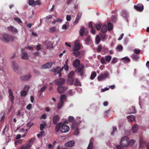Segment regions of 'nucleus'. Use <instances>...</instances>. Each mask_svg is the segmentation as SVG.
<instances>
[{"label": "nucleus", "mask_w": 149, "mask_h": 149, "mask_svg": "<svg viewBox=\"0 0 149 149\" xmlns=\"http://www.w3.org/2000/svg\"><path fill=\"white\" fill-rule=\"evenodd\" d=\"M15 38V37L13 35L6 33L3 34L0 38V39L2 41L6 43L13 42Z\"/></svg>", "instance_id": "nucleus-1"}, {"label": "nucleus", "mask_w": 149, "mask_h": 149, "mask_svg": "<svg viewBox=\"0 0 149 149\" xmlns=\"http://www.w3.org/2000/svg\"><path fill=\"white\" fill-rule=\"evenodd\" d=\"M64 68L65 71H67L68 70V65H64V67H63L59 69L60 68L58 66L56 68L52 69V71L54 73L57 72L59 74V77H60L61 76V71L63 70Z\"/></svg>", "instance_id": "nucleus-2"}, {"label": "nucleus", "mask_w": 149, "mask_h": 149, "mask_svg": "<svg viewBox=\"0 0 149 149\" xmlns=\"http://www.w3.org/2000/svg\"><path fill=\"white\" fill-rule=\"evenodd\" d=\"M129 139L127 136L123 137L121 140L120 145L123 147L127 146L128 145V142Z\"/></svg>", "instance_id": "nucleus-3"}, {"label": "nucleus", "mask_w": 149, "mask_h": 149, "mask_svg": "<svg viewBox=\"0 0 149 149\" xmlns=\"http://www.w3.org/2000/svg\"><path fill=\"white\" fill-rule=\"evenodd\" d=\"M70 130L69 127L64 124H62L61 128V132L62 133H65Z\"/></svg>", "instance_id": "nucleus-4"}, {"label": "nucleus", "mask_w": 149, "mask_h": 149, "mask_svg": "<svg viewBox=\"0 0 149 149\" xmlns=\"http://www.w3.org/2000/svg\"><path fill=\"white\" fill-rule=\"evenodd\" d=\"M65 80L63 78H59L55 80V84L58 86L62 85L65 83Z\"/></svg>", "instance_id": "nucleus-5"}, {"label": "nucleus", "mask_w": 149, "mask_h": 149, "mask_svg": "<svg viewBox=\"0 0 149 149\" xmlns=\"http://www.w3.org/2000/svg\"><path fill=\"white\" fill-rule=\"evenodd\" d=\"M81 48V45L80 44V40H77L75 42L74 46L73 47V50H79Z\"/></svg>", "instance_id": "nucleus-6"}, {"label": "nucleus", "mask_w": 149, "mask_h": 149, "mask_svg": "<svg viewBox=\"0 0 149 149\" xmlns=\"http://www.w3.org/2000/svg\"><path fill=\"white\" fill-rule=\"evenodd\" d=\"M84 68V66L83 64H81L80 66L77 68V72L80 73V75L81 76H83L84 74V72L83 71Z\"/></svg>", "instance_id": "nucleus-7"}, {"label": "nucleus", "mask_w": 149, "mask_h": 149, "mask_svg": "<svg viewBox=\"0 0 149 149\" xmlns=\"http://www.w3.org/2000/svg\"><path fill=\"white\" fill-rule=\"evenodd\" d=\"M13 69L16 72H18V71L21 70L19 67L16 63L15 61H13L12 62Z\"/></svg>", "instance_id": "nucleus-8"}, {"label": "nucleus", "mask_w": 149, "mask_h": 149, "mask_svg": "<svg viewBox=\"0 0 149 149\" xmlns=\"http://www.w3.org/2000/svg\"><path fill=\"white\" fill-rule=\"evenodd\" d=\"M108 76V73L107 72L102 74L98 77L97 80L99 81H101L102 80L107 78Z\"/></svg>", "instance_id": "nucleus-9"}, {"label": "nucleus", "mask_w": 149, "mask_h": 149, "mask_svg": "<svg viewBox=\"0 0 149 149\" xmlns=\"http://www.w3.org/2000/svg\"><path fill=\"white\" fill-rule=\"evenodd\" d=\"M67 87L59 86L57 88V91L60 94L63 93L64 91L67 90Z\"/></svg>", "instance_id": "nucleus-10"}, {"label": "nucleus", "mask_w": 149, "mask_h": 149, "mask_svg": "<svg viewBox=\"0 0 149 149\" xmlns=\"http://www.w3.org/2000/svg\"><path fill=\"white\" fill-rule=\"evenodd\" d=\"M52 65V62L47 63L42 65L41 66V68L42 69L49 68L51 67Z\"/></svg>", "instance_id": "nucleus-11"}, {"label": "nucleus", "mask_w": 149, "mask_h": 149, "mask_svg": "<svg viewBox=\"0 0 149 149\" xmlns=\"http://www.w3.org/2000/svg\"><path fill=\"white\" fill-rule=\"evenodd\" d=\"M31 75L29 74L26 75H23L20 77V79L22 81H27L29 80L31 77Z\"/></svg>", "instance_id": "nucleus-12"}, {"label": "nucleus", "mask_w": 149, "mask_h": 149, "mask_svg": "<svg viewBox=\"0 0 149 149\" xmlns=\"http://www.w3.org/2000/svg\"><path fill=\"white\" fill-rule=\"evenodd\" d=\"M59 116L58 115H55L53 117V122L54 124H56L60 120Z\"/></svg>", "instance_id": "nucleus-13"}, {"label": "nucleus", "mask_w": 149, "mask_h": 149, "mask_svg": "<svg viewBox=\"0 0 149 149\" xmlns=\"http://www.w3.org/2000/svg\"><path fill=\"white\" fill-rule=\"evenodd\" d=\"M8 29L9 31L13 33H17L18 32L17 29L14 26H11L8 27Z\"/></svg>", "instance_id": "nucleus-14"}, {"label": "nucleus", "mask_w": 149, "mask_h": 149, "mask_svg": "<svg viewBox=\"0 0 149 149\" xmlns=\"http://www.w3.org/2000/svg\"><path fill=\"white\" fill-rule=\"evenodd\" d=\"M74 143L75 142L74 140L70 141L66 143L65 144V146L66 147H71L73 146Z\"/></svg>", "instance_id": "nucleus-15"}, {"label": "nucleus", "mask_w": 149, "mask_h": 149, "mask_svg": "<svg viewBox=\"0 0 149 149\" xmlns=\"http://www.w3.org/2000/svg\"><path fill=\"white\" fill-rule=\"evenodd\" d=\"M24 89L26 90L27 89V91L23 90L22 91L21 93V95L22 97H24L26 96L27 94V92L29 89V87L27 86H25Z\"/></svg>", "instance_id": "nucleus-16"}, {"label": "nucleus", "mask_w": 149, "mask_h": 149, "mask_svg": "<svg viewBox=\"0 0 149 149\" xmlns=\"http://www.w3.org/2000/svg\"><path fill=\"white\" fill-rule=\"evenodd\" d=\"M80 64V61L78 59H76L73 63V66L75 68H77Z\"/></svg>", "instance_id": "nucleus-17"}, {"label": "nucleus", "mask_w": 149, "mask_h": 149, "mask_svg": "<svg viewBox=\"0 0 149 149\" xmlns=\"http://www.w3.org/2000/svg\"><path fill=\"white\" fill-rule=\"evenodd\" d=\"M134 7L136 10L142 12L143 9V6L142 5H141V6L134 5Z\"/></svg>", "instance_id": "nucleus-18"}, {"label": "nucleus", "mask_w": 149, "mask_h": 149, "mask_svg": "<svg viewBox=\"0 0 149 149\" xmlns=\"http://www.w3.org/2000/svg\"><path fill=\"white\" fill-rule=\"evenodd\" d=\"M82 15V13H79L77 15L76 19L75 21L74 22V24H77L79 21Z\"/></svg>", "instance_id": "nucleus-19"}, {"label": "nucleus", "mask_w": 149, "mask_h": 149, "mask_svg": "<svg viewBox=\"0 0 149 149\" xmlns=\"http://www.w3.org/2000/svg\"><path fill=\"white\" fill-rule=\"evenodd\" d=\"M121 15L124 17L127 18L129 16V14L126 10H123L121 13Z\"/></svg>", "instance_id": "nucleus-20"}, {"label": "nucleus", "mask_w": 149, "mask_h": 149, "mask_svg": "<svg viewBox=\"0 0 149 149\" xmlns=\"http://www.w3.org/2000/svg\"><path fill=\"white\" fill-rule=\"evenodd\" d=\"M62 123L60 122L58 124H57L55 127V131L56 132H58L60 130H61V128L62 125Z\"/></svg>", "instance_id": "nucleus-21"}, {"label": "nucleus", "mask_w": 149, "mask_h": 149, "mask_svg": "<svg viewBox=\"0 0 149 149\" xmlns=\"http://www.w3.org/2000/svg\"><path fill=\"white\" fill-rule=\"evenodd\" d=\"M31 147V145L29 143L22 146L20 149H29Z\"/></svg>", "instance_id": "nucleus-22"}, {"label": "nucleus", "mask_w": 149, "mask_h": 149, "mask_svg": "<svg viewBox=\"0 0 149 149\" xmlns=\"http://www.w3.org/2000/svg\"><path fill=\"white\" fill-rule=\"evenodd\" d=\"M79 33L80 35L81 36L83 37L84 36L85 33V28L84 26L81 27L79 31Z\"/></svg>", "instance_id": "nucleus-23"}, {"label": "nucleus", "mask_w": 149, "mask_h": 149, "mask_svg": "<svg viewBox=\"0 0 149 149\" xmlns=\"http://www.w3.org/2000/svg\"><path fill=\"white\" fill-rule=\"evenodd\" d=\"M100 35L102 40L104 41L105 39L107 38L108 36L104 33H100Z\"/></svg>", "instance_id": "nucleus-24"}, {"label": "nucleus", "mask_w": 149, "mask_h": 149, "mask_svg": "<svg viewBox=\"0 0 149 149\" xmlns=\"http://www.w3.org/2000/svg\"><path fill=\"white\" fill-rule=\"evenodd\" d=\"M138 127L136 124H134L132 127V130L134 133H135L137 132Z\"/></svg>", "instance_id": "nucleus-25"}, {"label": "nucleus", "mask_w": 149, "mask_h": 149, "mask_svg": "<svg viewBox=\"0 0 149 149\" xmlns=\"http://www.w3.org/2000/svg\"><path fill=\"white\" fill-rule=\"evenodd\" d=\"M22 58L23 59H27L28 58L27 53L25 52H23L22 54Z\"/></svg>", "instance_id": "nucleus-26"}, {"label": "nucleus", "mask_w": 149, "mask_h": 149, "mask_svg": "<svg viewBox=\"0 0 149 149\" xmlns=\"http://www.w3.org/2000/svg\"><path fill=\"white\" fill-rule=\"evenodd\" d=\"M121 60L123 61V62L125 63H127L130 61V59L127 57L121 58Z\"/></svg>", "instance_id": "nucleus-27"}, {"label": "nucleus", "mask_w": 149, "mask_h": 149, "mask_svg": "<svg viewBox=\"0 0 149 149\" xmlns=\"http://www.w3.org/2000/svg\"><path fill=\"white\" fill-rule=\"evenodd\" d=\"M131 57L134 60L137 61L139 58V56L134 54H132L131 56Z\"/></svg>", "instance_id": "nucleus-28"}, {"label": "nucleus", "mask_w": 149, "mask_h": 149, "mask_svg": "<svg viewBox=\"0 0 149 149\" xmlns=\"http://www.w3.org/2000/svg\"><path fill=\"white\" fill-rule=\"evenodd\" d=\"M127 118L128 119V121L130 122H132L135 119V117L133 115L128 116Z\"/></svg>", "instance_id": "nucleus-29"}, {"label": "nucleus", "mask_w": 149, "mask_h": 149, "mask_svg": "<svg viewBox=\"0 0 149 149\" xmlns=\"http://www.w3.org/2000/svg\"><path fill=\"white\" fill-rule=\"evenodd\" d=\"M74 79L73 78H68V84L72 85L74 82Z\"/></svg>", "instance_id": "nucleus-30"}, {"label": "nucleus", "mask_w": 149, "mask_h": 149, "mask_svg": "<svg viewBox=\"0 0 149 149\" xmlns=\"http://www.w3.org/2000/svg\"><path fill=\"white\" fill-rule=\"evenodd\" d=\"M107 30V26L106 25H104L101 29V31L102 33H105Z\"/></svg>", "instance_id": "nucleus-31"}, {"label": "nucleus", "mask_w": 149, "mask_h": 149, "mask_svg": "<svg viewBox=\"0 0 149 149\" xmlns=\"http://www.w3.org/2000/svg\"><path fill=\"white\" fill-rule=\"evenodd\" d=\"M73 54L76 57H78L81 54L80 52L79 51V50H73Z\"/></svg>", "instance_id": "nucleus-32"}, {"label": "nucleus", "mask_w": 149, "mask_h": 149, "mask_svg": "<svg viewBox=\"0 0 149 149\" xmlns=\"http://www.w3.org/2000/svg\"><path fill=\"white\" fill-rule=\"evenodd\" d=\"M91 41V37L89 36H88L87 37V38L85 40V42H86V44L87 45H89V43H90V42Z\"/></svg>", "instance_id": "nucleus-33"}, {"label": "nucleus", "mask_w": 149, "mask_h": 149, "mask_svg": "<svg viewBox=\"0 0 149 149\" xmlns=\"http://www.w3.org/2000/svg\"><path fill=\"white\" fill-rule=\"evenodd\" d=\"M66 99V97L65 94L61 95L60 96V100L61 102H63V100H65Z\"/></svg>", "instance_id": "nucleus-34"}, {"label": "nucleus", "mask_w": 149, "mask_h": 149, "mask_svg": "<svg viewBox=\"0 0 149 149\" xmlns=\"http://www.w3.org/2000/svg\"><path fill=\"white\" fill-rule=\"evenodd\" d=\"M100 40L101 39L100 36L98 35H97L95 38V42L96 44H99L100 42Z\"/></svg>", "instance_id": "nucleus-35"}, {"label": "nucleus", "mask_w": 149, "mask_h": 149, "mask_svg": "<svg viewBox=\"0 0 149 149\" xmlns=\"http://www.w3.org/2000/svg\"><path fill=\"white\" fill-rule=\"evenodd\" d=\"M96 75L97 74L95 72H92L91 73L90 79L92 80L94 79L96 76Z\"/></svg>", "instance_id": "nucleus-36"}, {"label": "nucleus", "mask_w": 149, "mask_h": 149, "mask_svg": "<svg viewBox=\"0 0 149 149\" xmlns=\"http://www.w3.org/2000/svg\"><path fill=\"white\" fill-rule=\"evenodd\" d=\"M64 104L63 102H59L57 105V108L58 109H61L63 106Z\"/></svg>", "instance_id": "nucleus-37"}, {"label": "nucleus", "mask_w": 149, "mask_h": 149, "mask_svg": "<svg viewBox=\"0 0 149 149\" xmlns=\"http://www.w3.org/2000/svg\"><path fill=\"white\" fill-rule=\"evenodd\" d=\"M135 142H136V141L135 140L132 139V140H129L128 142V145H130V146H132L133 145H134V144L135 143Z\"/></svg>", "instance_id": "nucleus-38"}, {"label": "nucleus", "mask_w": 149, "mask_h": 149, "mask_svg": "<svg viewBox=\"0 0 149 149\" xmlns=\"http://www.w3.org/2000/svg\"><path fill=\"white\" fill-rule=\"evenodd\" d=\"M136 110L134 107L132 106L130 109V113H136Z\"/></svg>", "instance_id": "nucleus-39"}, {"label": "nucleus", "mask_w": 149, "mask_h": 149, "mask_svg": "<svg viewBox=\"0 0 149 149\" xmlns=\"http://www.w3.org/2000/svg\"><path fill=\"white\" fill-rule=\"evenodd\" d=\"M102 24H95V27L97 30H99L101 28Z\"/></svg>", "instance_id": "nucleus-40"}, {"label": "nucleus", "mask_w": 149, "mask_h": 149, "mask_svg": "<svg viewBox=\"0 0 149 149\" xmlns=\"http://www.w3.org/2000/svg\"><path fill=\"white\" fill-rule=\"evenodd\" d=\"M56 28L54 26L51 27L49 29V32L51 33H54L56 31Z\"/></svg>", "instance_id": "nucleus-41"}, {"label": "nucleus", "mask_w": 149, "mask_h": 149, "mask_svg": "<svg viewBox=\"0 0 149 149\" xmlns=\"http://www.w3.org/2000/svg\"><path fill=\"white\" fill-rule=\"evenodd\" d=\"M111 56H107L105 57L106 61L107 62H109L111 60Z\"/></svg>", "instance_id": "nucleus-42"}, {"label": "nucleus", "mask_w": 149, "mask_h": 149, "mask_svg": "<svg viewBox=\"0 0 149 149\" xmlns=\"http://www.w3.org/2000/svg\"><path fill=\"white\" fill-rule=\"evenodd\" d=\"M74 85L75 86H81V84L80 83L79 81L77 79H76L74 84Z\"/></svg>", "instance_id": "nucleus-43"}, {"label": "nucleus", "mask_w": 149, "mask_h": 149, "mask_svg": "<svg viewBox=\"0 0 149 149\" xmlns=\"http://www.w3.org/2000/svg\"><path fill=\"white\" fill-rule=\"evenodd\" d=\"M108 29L109 31H111L113 29V24L112 23H109L108 25Z\"/></svg>", "instance_id": "nucleus-44"}, {"label": "nucleus", "mask_w": 149, "mask_h": 149, "mask_svg": "<svg viewBox=\"0 0 149 149\" xmlns=\"http://www.w3.org/2000/svg\"><path fill=\"white\" fill-rule=\"evenodd\" d=\"M46 126V123L45 122L44 123V124H41L40 125V130L41 131Z\"/></svg>", "instance_id": "nucleus-45"}, {"label": "nucleus", "mask_w": 149, "mask_h": 149, "mask_svg": "<svg viewBox=\"0 0 149 149\" xmlns=\"http://www.w3.org/2000/svg\"><path fill=\"white\" fill-rule=\"evenodd\" d=\"M75 93L72 90H70L67 93V95H72Z\"/></svg>", "instance_id": "nucleus-46"}, {"label": "nucleus", "mask_w": 149, "mask_h": 149, "mask_svg": "<svg viewBox=\"0 0 149 149\" xmlns=\"http://www.w3.org/2000/svg\"><path fill=\"white\" fill-rule=\"evenodd\" d=\"M118 61V58L116 57H114L112 59V61L111 62V64H114L116 63Z\"/></svg>", "instance_id": "nucleus-47"}, {"label": "nucleus", "mask_w": 149, "mask_h": 149, "mask_svg": "<svg viewBox=\"0 0 149 149\" xmlns=\"http://www.w3.org/2000/svg\"><path fill=\"white\" fill-rule=\"evenodd\" d=\"M34 125L33 123H31V122H29L26 124L27 127H29L28 130H29L31 127Z\"/></svg>", "instance_id": "nucleus-48"}, {"label": "nucleus", "mask_w": 149, "mask_h": 149, "mask_svg": "<svg viewBox=\"0 0 149 149\" xmlns=\"http://www.w3.org/2000/svg\"><path fill=\"white\" fill-rule=\"evenodd\" d=\"M74 74V72L73 71H71L68 74V78H73Z\"/></svg>", "instance_id": "nucleus-49"}, {"label": "nucleus", "mask_w": 149, "mask_h": 149, "mask_svg": "<svg viewBox=\"0 0 149 149\" xmlns=\"http://www.w3.org/2000/svg\"><path fill=\"white\" fill-rule=\"evenodd\" d=\"M78 124L77 123H73L72 125V128L73 129H75L78 127Z\"/></svg>", "instance_id": "nucleus-50"}, {"label": "nucleus", "mask_w": 149, "mask_h": 149, "mask_svg": "<svg viewBox=\"0 0 149 149\" xmlns=\"http://www.w3.org/2000/svg\"><path fill=\"white\" fill-rule=\"evenodd\" d=\"M74 129L75 130V131L74 132V134L76 135H77L79 133V130L78 127H77L76 128Z\"/></svg>", "instance_id": "nucleus-51"}, {"label": "nucleus", "mask_w": 149, "mask_h": 149, "mask_svg": "<svg viewBox=\"0 0 149 149\" xmlns=\"http://www.w3.org/2000/svg\"><path fill=\"white\" fill-rule=\"evenodd\" d=\"M10 102L13 104L14 102V95L9 96Z\"/></svg>", "instance_id": "nucleus-52"}, {"label": "nucleus", "mask_w": 149, "mask_h": 149, "mask_svg": "<svg viewBox=\"0 0 149 149\" xmlns=\"http://www.w3.org/2000/svg\"><path fill=\"white\" fill-rule=\"evenodd\" d=\"M47 87L46 86H44L40 88V90L39 91V92H43L47 88Z\"/></svg>", "instance_id": "nucleus-53"}, {"label": "nucleus", "mask_w": 149, "mask_h": 149, "mask_svg": "<svg viewBox=\"0 0 149 149\" xmlns=\"http://www.w3.org/2000/svg\"><path fill=\"white\" fill-rule=\"evenodd\" d=\"M117 131V130L116 127V126L113 127V131L111 133V134L112 135H114V132H116Z\"/></svg>", "instance_id": "nucleus-54"}, {"label": "nucleus", "mask_w": 149, "mask_h": 149, "mask_svg": "<svg viewBox=\"0 0 149 149\" xmlns=\"http://www.w3.org/2000/svg\"><path fill=\"white\" fill-rule=\"evenodd\" d=\"M102 49V46L101 45H99L98 46L97 49V51L98 52H100Z\"/></svg>", "instance_id": "nucleus-55"}, {"label": "nucleus", "mask_w": 149, "mask_h": 149, "mask_svg": "<svg viewBox=\"0 0 149 149\" xmlns=\"http://www.w3.org/2000/svg\"><path fill=\"white\" fill-rule=\"evenodd\" d=\"M34 2V0H29V4L30 6H33Z\"/></svg>", "instance_id": "nucleus-56"}, {"label": "nucleus", "mask_w": 149, "mask_h": 149, "mask_svg": "<svg viewBox=\"0 0 149 149\" xmlns=\"http://www.w3.org/2000/svg\"><path fill=\"white\" fill-rule=\"evenodd\" d=\"M33 54L34 56V57H33V58H34L36 56H39L40 54V53L38 51H37L33 53Z\"/></svg>", "instance_id": "nucleus-57"}, {"label": "nucleus", "mask_w": 149, "mask_h": 149, "mask_svg": "<svg viewBox=\"0 0 149 149\" xmlns=\"http://www.w3.org/2000/svg\"><path fill=\"white\" fill-rule=\"evenodd\" d=\"M105 59H104V58L103 57H102L100 60V61L101 63L102 64H105L106 63L105 61Z\"/></svg>", "instance_id": "nucleus-58"}, {"label": "nucleus", "mask_w": 149, "mask_h": 149, "mask_svg": "<svg viewBox=\"0 0 149 149\" xmlns=\"http://www.w3.org/2000/svg\"><path fill=\"white\" fill-rule=\"evenodd\" d=\"M14 19L16 21H17L19 24H20L22 22L21 20L18 17L15 18Z\"/></svg>", "instance_id": "nucleus-59"}, {"label": "nucleus", "mask_w": 149, "mask_h": 149, "mask_svg": "<svg viewBox=\"0 0 149 149\" xmlns=\"http://www.w3.org/2000/svg\"><path fill=\"white\" fill-rule=\"evenodd\" d=\"M40 4H41V3H40V1H38V0L36 1H34V4H33V6H36L37 5H40Z\"/></svg>", "instance_id": "nucleus-60"}, {"label": "nucleus", "mask_w": 149, "mask_h": 149, "mask_svg": "<svg viewBox=\"0 0 149 149\" xmlns=\"http://www.w3.org/2000/svg\"><path fill=\"white\" fill-rule=\"evenodd\" d=\"M134 52L136 54H138L141 51L139 49H135L134 50Z\"/></svg>", "instance_id": "nucleus-61"}, {"label": "nucleus", "mask_w": 149, "mask_h": 149, "mask_svg": "<svg viewBox=\"0 0 149 149\" xmlns=\"http://www.w3.org/2000/svg\"><path fill=\"white\" fill-rule=\"evenodd\" d=\"M69 120L70 122H73L74 119V118L72 116H69L68 117Z\"/></svg>", "instance_id": "nucleus-62"}, {"label": "nucleus", "mask_w": 149, "mask_h": 149, "mask_svg": "<svg viewBox=\"0 0 149 149\" xmlns=\"http://www.w3.org/2000/svg\"><path fill=\"white\" fill-rule=\"evenodd\" d=\"M93 143L92 142H90L88 146L87 149H92V148Z\"/></svg>", "instance_id": "nucleus-63"}, {"label": "nucleus", "mask_w": 149, "mask_h": 149, "mask_svg": "<svg viewBox=\"0 0 149 149\" xmlns=\"http://www.w3.org/2000/svg\"><path fill=\"white\" fill-rule=\"evenodd\" d=\"M8 93L9 94V96L14 95L13 91L11 89L9 90Z\"/></svg>", "instance_id": "nucleus-64"}]
</instances>
